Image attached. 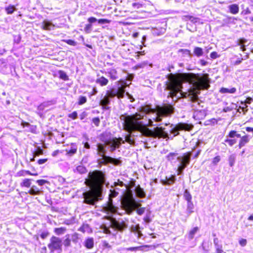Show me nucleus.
<instances>
[{
    "label": "nucleus",
    "instance_id": "f704fd0d",
    "mask_svg": "<svg viewBox=\"0 0 253 253\" xmlns=\"http://www.w3.org/2000/svg\"><path fill=\"white\" fill-rule=\"evenodd\" d=\"M8 64L5 59H0V70L3 72H6V69L7 68Z\"/></svg>",
    "mask_w": 253,
    "mask_h": 253
},
{
    "label": "nucleus",
    "instance_id": "0eeeda50",
    "mask_svg": "<svg viewBox=\"0 0 253 253\" xmlns=\"http://www.w3.org/2000/svg\"><path fill=\"white\" fill-rule=\"evenodd\" d=\"M109 192V200L104 208V211L108 214H118L122 215L123 213L118 211L119 208L114 205L113 201V199L118 195L119 192L114 189H111Z\"/></svg>",
    "mask_w": 253,
    "mask_h": 253
},
{
    "label": "nucleus",
    "instance_id": "f3484780",
    "mask_svg": "<svg viewBox=\"0 0 253 253\" xmlns=\"http://www.w3.org/2000/svg\"><path fill=\"white\" fill-rule=\"evenodd\" d=\"M107 144L105 143H99L97 144L96 146L97 154L99 156H107L106 154L107 153L106 147Z\"/></svg>",
    "mask_w": 253,
    "mask_h": 253
},
{
    "label": "nucleus",
    "instance_id": "20e7f679",
    "mask_svg": "<svg viewBox=\"0 0 253 253\" xmlns=\"http://www.w3.org/2000/svg\"><path fill=\"white\" fill-rule=\"evenodd\" d=\"M178 154L176 153H169L167 156L169 161L172 162L176 158V162H178L177 174L178 175H182L183 174L184 169L189 165L191 157L192 156L191 152H187L184 153L181 156H177Z\"/></svg>",
    "mask_w": 253,
    "mask_h": 253
},
{
    "label": "nucleus",
    "instance_id": "dca6fc26",
    "mask_svg": "<svg viewBox=\"0 0 253 253\" xmlns=\"http://www.w3.org/2000/svg\"><path fill=\"white\" fill-rule=\"evenodd\" d=\"M176 180V175L173 174L170 175L169 177L166 176L165 179H161L160 182L163 185L170 186L175 183Z\"/></svg>",
    "mask_w": 253,
    "mask_h": 253
},
{
    "label": "nucleus",
    "instance_id": "412c9836",
    "mask_svg": "<svg viewBox=\"0 0 253 253\" xmlns=\"http://www.w3.org/2000/svg\"><path fill=\"white\" fill-rule=\"evenodd\" d=\"M210 84L208 83L207 81L205 79H203L201 77L200 81L199 82V85L197 86V89H207L209 88Z\"/></svg>",
    "mask_w": 253,
    "mask_h": 253
},
{
    "label": "nucleus",
    "instance_id": "6ab92c4d",
    "mask_svg": "<svg viewBox=\"0 0 253 253\" xmlns=\"http://www.w3.org/2000/svg\"><path fill=\"white\" fill-rule=\"evenodd\" d=\"M252 136H250L249 135H245L244 136H242L241 135V137H239L240 139L239 140L238 145L239 148L240 149L244 147L247 143L249 142Z\"/></svg>",
    "mask_w": 253,
    "mask_h": 253
},
{
    "label": "nucleus",
    "instance_id": "8fccbe9b",
    "mask_svg": "<svg viewBox=\"0 0 253 253\" xmlns=\"http://www.w3.org/2000/svg\"><path fill=\"white\" fill-rule=\"evenodd\" d=\"M18 174L19 176H26L27 175H37V173L32 174L30 171L26 170H21L18 173Z\"/></svg>",
    "mask_w": 253,
    "mask_h": 253
},
{
    "label": "nucleus",
    "instance_id": "4be33fe9",
    "mask_svg": "<svg viewBox=\"0 0 253 253\" xmlns=\"http://www.w3.org/2000/svg\"><path fill=\"white\" fill-rule=\"evenodd\" d=\"M228 137H229L232 140L235 141V144L237 142V138L241 137V134L236 130H231L228 134Z\"/></svg>",
    "mask_w": 253,
    "mask_h": 253
},
{
    "label": "nucleus",
    "instance_id": "4468645a",
    "mask_svg": "<svg viewBox=\"0 0 253 253\" xmlns=\"http://www.w3.org/2000/svg\"><path fill=\"white\" fill-rule=\"evenodd\" d=\"M111 227L115 230L120 232L123 231L125 229L127 228V224L123 220L120 221L117 220L116 219H113L111 222Z\"/></svg>",
    "mask_w": 253,
    "mask_h": 253
},
{
    "label": "nucleus",
    "instance_id": "a19ab883",
    "mask_svg": "<svg viewBox=\"0 0 253 253\" xmlns=\"http://www.w3.org/2000/svg\"><path fill=\"white\" fill-rule=\"evenodd\" d=\"M66 231V228L65 227H60V228H55L54 229V232L57 235H61L65 232Z\"/></svg>",
    "mask_w": 253,
    "mask_h": 253
},
{
    "label": "nucleus",
    "instance_id": "393cba45",
    "mask_svg": "<svg viewBox=\"0 0 253 253\" xmlns=\"http://www.w3.org/2000/svg\"><path fill=\"white\" fill-rule=\"evenodd\" d=\"M227 8L229 12L233 14H236L239 11V6L238 4L236 3L229 5Z\"/></svg>",
    "mask_w": 253,
    "mask_h": 253
},
{
    "label": "nucleus",
    "instance_id": "9d476101",
    "mask_svg": "<svg viewBox=\"0 0 253 253\" xmlns=\"http://www.w3.org/2000/svg\"><path fill=\"white\" fill-rule=\"evenodd\" d=\"M47 247L50 250V253H54L55 252L61 253L62 252V240L59 237L52 236Z\"/></svg>",
    "mask_w": 253,
    "mask_h": 253
},
{
    "label": "nucleus",
    "instance_id": "de8ad7c7",
    "mask_svg": "<svg viewBox=\"0 0 253 253\" xmlns=\"http://www.w3.org/2000/svg\"><path fill=\"white\" fill-rule=\"evenodd\" d=\"M151 211L150 210H148L145 216L144 217L143 220L146 223H149L152 221V219L150 218Z\"/></svg>",
    "mask_w": 253,
    "mask_h": 253
},
{
    "label": "nucleus",
    "instance_id": "e433bc0d",
    "mask_svg": "<svg viewBox=\"0 0 253 253\" xmlns=\"http://www.w3.org/2000/svg\"><path fill=\"white\" fill-rule=\"evenodd\" d=\"M199 230V228L198 227H195L191 230L190 231L189 234L188 235V238L189 241L192 240L194 237L196 233Z\"/></svg>",
    "mask_w": 253,
    "mask_h": 253
},
{
    "label": "nucleus",
    "instance_id": "052dcab7",
    "mask_svg": "<svg viewBox=\"0 0 253 253\" xmlns=\"http://www.w3.org/2000/svg\"><path fill=\"white\" fill-rule=\"evenodd\" d=\"M68 117L73 120H75L78 118V113L76 111H74L73 113L69 114Z\"/></svg>",
    "mask_w": 253,
    "mask_h": 253
},
{
    "label": "nucleus",
    "instance_id": "7c9ffc66",
    "mask_svg": "<svg viewBox=\"0 0 253 253\" xmlns=\"http://www.w3.org/2000/svg\"><path fill=\"white\" fill-rule=\"evenodd\" d=\"M107 74L108 77H109L112 80H116L118 78L117 72L115 69H111Z\"/></svg>",
    "mask_w": 253,
    "mask_h": 253
},
{
    "label": "nucleus",
    "instance_id": "4c0bfd02",
    "mask_svg": "<svg viewBox=\"0 0 253 253\" xmlns=\"http://www.w3.org/2000/svg\"><path fill=\"white\" fill-rule=\"evenodd\" d=\"M65 239L62 241V245H63L65 248H68L71 246V240L70 239V235L67 234L65 236Z\"/></svg>",
    "mask_w": 253,
    "mask_h": 253
},
{
    "label": "nucleus",
    "instance_id": "f257e3e1",
    "mask_svg": "<svg viewBox=\"0 0 253 253\" xmlns=\"http://www.w3.org/2000/svg\"><path fill=\"white\" fill-rule=\"evenodd\" d=\"M174 112V107L169 103L163 106H157L156 109L152 108L151 105H146L142 108V115L137 114L136 117L141 120H146L145 124L150 126H155L154 122L159 123L162 122L163 117L171 115Z\"/></svg>",
    "mask_w": 253,
    "mask_h": 253
},
{
    "label": "nucleus",
    "instance_id": "6e6552de",
    "mask_svg": "<svg viewBox=\"0 0 253 253\" xmlns=\"http://www.w3.org/2000/svg\"><path fill=\"white\" fill-rule=\"evenodd\" d=\"M83 203L94 206L97 202L102 200V194L98 191H86L83 194Z\"/></svg>",
    "mask_w": 253,
    "mask_h": 253
},
{
    "label": "nucleus",
    "instance_id": "79ce46f5",
    "mask_svg": "<svg viewBox=\"0 0 253 253\" xmlns=\"http://www.w3.org/2000/svg\"><path fill=\"white\" fill-rule=\"evenodd\" d=\"M236 157L235 154H233L230 155V156L229 157V158H228V162H229V166L230 167H232L234 165L235 161H236Z\"/></svg>",
    "mask_w": 253,
    "mask_h": 253
},
{
    "label": "nucleus",
    "instance_id": "bf43d9fd",
    "mask_svg": "<svg viewBox=\"0 0 253 253\" xmlns=\"http://www.w3.org/2000/svg\"><path fill=\"white\" fill-rule=\"evenodd\" d=\"M234 58H237V60L233 63L234 65H238L240 64L243 60V58L238 57V55H235Z\"/></svg>",
    "mask_w": 253,
    "mask_h": 253
},
{
    "label": "nucleus",
    "instance_id": "1a4fd4ad",
    "mask_svg": "<svg viewBox=\"0 0 253 253\" xmlns=\"http://www.w3.org/2000/svg\"><path fill=\"white\" fill-rule=\"evenodd\" d=\"M170 127L171 128V129L170 130V133L172 134L173 136L172 137H170L169 134V138H168L167 139L170 138L172 139L173 137L179 134V131H190L193 128V126L192 124L185 123H179L176 125L170 124Z\"/></svg>",
    "mask_w": 253,
    "mask_h": 253
},
{
    "label": "nucleus",
    "instance_id": "f8f14e48",
    "mask_svg": "<svg viewBox=\"0 0 253 253\" xmlns=\"http://www.w3.org/2000/svg\"><path fill=\"white\" fill-rule=\"evenodd\" d=\"M101 158L97 159V163L98 164L97 167L99 169L103 165H106L108 164H111L114 165H120L122 161L118 158H114L110 156H100Z\"/></svg>",
    "mask_w": 253,
    "mask_h": 253
},
{
    "label": "nucleus",
    "instance_id": "f03ea898",
    "mask_svg": "<svg viewBox=\"0 0 253 253\" xmlns=\"http://www.w3.org/2000/svg\"><path fill=\"white\" fill-rule=\"evenodd\" d=\"M85 182L90 186L94 188H101L104 185H109L106 182V174L105 172L101 170H94L88 173L87 178Z\"/></svg>",
    "mask_w": 253,
    "mask_h": 253
},
{
    "label": "nucleus",
    "instance_id": "a18cd8bd",
    "mask_svg": "<svg viewBox=\"0 0 253 253\" xmlns=\"http://www.w3.org/2000/svg\"><path fill=\"white\" fill-rule=\"evenodd\" d=\"M183 196L185 200L187 201V202L192 201V196L187 189L185 190Z\"/></svg>",
    "mask_w": 253,
    "mask_h": 253
},
{
    "label": "nucleus",
    "instance_id": "e2e57ef3",
    "mask_svg": "<svg viewBox=\"0 0 253 253\" xmlns=\"http://www.w3.org/2000/svg\"><path fill=\"white\" fill-rule=\"evenodd\" d=\"M97 22L100 24H105L110 23V20L107 19H99L98 20Z\"/></svg>",
    "mask_w": 253,
    "mask_h": 253
},
{
    "label": "nucleus",
    "instance_id": "09e8293b",
    "mask_svg": "<svg viewBox=\"0 0 253 253\" xmlns=\"http://www.w3.org/2000/svg\"><path fill=\"white\" fill-rule=\"evenodd\" d=\"M86 101H87L86 97L84 96L81 95L79 97L78 104L79 105H83V104H84L85 103H86Z\"/></svg>",
    "mask_w": 253,
    "mask_h": 253
},
{
    "label": "nucleus",
    "instance_id": "b1692460",
    "mask_svg": "<svg viewBox=\"0 0 253 253\" xmlns=\"http://www.w3.org/2000/svg\"><path fill=\"white\" fill-rule=\"evenodd\" d=\"M120 140H123L122 138L118 139L117 137L113 138L107 144V145H112L114 147H117V148H119L121 144Z\"/></svg>",
    "mask_w": 253,
    "mask_h": 253
},
{
    "label": "nucleus",
    "instance_id": "c03bdc74",
    "mask_svg": "<svg viewBox=\"0 0 253 253\" xmlns=\"http://www.w3.org/2000/svg\"><path fill=\"white\" fill-rule=\"evenodd\" d=\"M45 108L43 106V105L42 104V103H41L40 105H39L38 106V108H37V111H36V113H37V114L40 117H42L43 116V113H42V112L44 110Z\"/></svg>",
    "mask_w": 253,
    "mask_h": 253
},
{
    "label": "nucleus",
    "instance_id": "4d7b16f0",
    "mask_svg": "<svg viewBox=\"0 0 253 253\" xmlns=\"http://www.w3.org/2000/svg\"><path fill=\"white\" fill-rule=\"evenodd\" d=\"M63 41L66 43L72 46H76L77 44V42L72 40H64Z\"/></svg>",
    "mask_w": 253,
    "mask_h": 253
},
{
    "label": "nucleus",
    "instance_id": "9b49d317",
    "mask_svg": "<svg viewBox=\"0 0 253 253\" xmlns=\"http://www.w3.org/2000/svg\"><path fill=\"white\" fill-rule=\"evenodd\" d=\"M182 79L185 82L189 83L197 88V86L199 85L201 77L198 74L189 73L183 74Z\"/></svg>",
    "mask_w": 253,
    "mask_h": 253
},
{
    "label": "nucleus",
    "instance_id": "473e14b6",
    "mask_svg": "<svg viewBox=\"0 0 253 253\" xmlns=\"http://www.w3.org/2000/svg\"><path fill=\"white\" fill-rule=\"evenodd\" d=\"M236 91V88L235 87H232L231 88L222 87L220 89V92L221 93H234Z\"/></svg>",
    "mask_w": 253,
    "mask_h": 253
},
{
    "label": "nucleus",
    "instance_id": "69168bd1",
    "mask_svg": "<svg viewBox=\"0 0 253 253\" xmlns=\"http://www.w3.org/2000/svg\"><path fill=\"white\" fill-rule=\"evenodd\" d=\"M36 183L40 186H42L45 183H49V182L45 179H40L37 180Z\"/></svg>",
    "mask_w": 253,
    "mask_h": 253
},
{
    "label": "nucleus",
    "instance_id": "aec40b11",
    "mask_svg": "<svg viewBox=\"0 0 253 253\" xmlns=\"http://www.w3.org/2000/svg\"><path fill=\"white\" fill-rule=\"evenodd\" d=\"M54 25L50 21L45 20L42 22V27L45 30H53L54 29Z\"/></svg>",
    "mask_w": 253,
    "mask_h": 253
},
{
    "label": "nucleus",
    "instance_id": "0e129e2a",
    "mask_svg": "<svg viewBox=\"0 0 253 253\" xmlns=\"http://www.w3.org/2000/svg\"><path fill=\"white\" fill-rule=\"evenodd\" d=\"M49 235V233L48 231H43L40 234V237L42 239H45Z\"/></svg>",
    "mask_w": 253,
    "mask_h": 253
},
{
    "label": "nucleus",
    "instance_id": "603ef678",
    "mask_svg": "<svg viewBox=\"0 0 253 253\" xmlns=\"http://www.w3.org/2000/svg\"><path fill=\"white\" fill-rule=\"evenodd\" d=\"M92 30V24H87L85 25L84 28V32L87 33V34H89L90 33Z\"/></svg>",
    "mask_w": 253,
    "mask_h": 253
},
{
    "label": "nucleus",
    "instance_id": "3c124183",
    "mask_svg": "<svg viewBox=\"0 0 253 253\" xmlns=\"http://www.w3.org/2000/svg\"><path fill=\"white\" fill-rule=\"evenodd\" d=\"M31 179H25L23 182L21 183L22 186H25L26 187H30L31 186Z\"/></svg>",
    "mask_w": 253,
    "mask_h": 253
},
{
    "label": "nucleus",
    "instance_id": "680f3d73",
    "mask_svg": "<svg viewBox=\"0 0 253 253\" xmlns=\"http://www.w3.org/2000/svg\"><path fill=\"white\" fill-rule=\"evenodd\" d=\"M247 42V40L244 38H240L237 41V44L238 45H245V43Z\"/></svg>",
    "mask_w": 253,
    "mask_h": 253
},
{
    "label": "nucleus",
    "instance_id": "58836bf2",
    "mask_svg": "<svg viewBox=\"0 0 253 253\" xmlns=\"http://www.w3.org/2000/svg\"><path fill=\"white\" fill-rule=\"evenodd\" d=\"M194 54L197 57H200L204 54V51L201 47H195L194 49Z\"/></svg>",
    "mask_w": 253,
    "mask_h": 253
},
{
    "label": "nucleus",
    "instance_id": "2eb2a0df",
    "mask_svg": "<svg viewBox=\"0 0 253 253\" xmlns=\"http://www.w3.org/2000/svg\"><path fill=\"white\" fill-rule=\"evenodd\" d=\"M112 135L110 131L106 130L99 135V139L103 143L107 144L112 139Z\"/></svg>",
    "mask_w": 253,
    "mask_h": 253
},
{
    "label": "nucleus",
    "instance_id": "5701e85b",
    "mask_svg": "<svg viewBox=\"0 0 253 253\" xmlns=\"http://www.w3.org/2000/svg\"><path fill=\"white\" fill-rule=\"evenodd\" d=\"M77 146L75 143H72L69 149H66V155L71 157L77 153Z\"/></svg>",
    "mask_w": 253,
    "mask_h": 253
},
{
    "label": "nucleus",
    "instance_id": "13d9d810",
    "mask_svg": "<svg viewBox=\"0 0 253 253\" xmlns=\"http://www.w3.org/2000/svg\"><path fill=\"white\" fill-rule=\"evenodd\" d=\"M219 240L217 238H215L213 239V243L215 247L216 250L219 248H222V246L221 245L219 244Z\"/></svg>",
    "mask_w": 253,
    "mask_h": 253
},
{
    "label": "nucleus",
    "instance_id": "774afa93",
    "mask_svg": "<svg viewBox=\"0 0 253 253\" xmlns=\"http://www.w3.org/2000/svg\"><path fill=\"white\" fill-rule=\"evenodd\" d=\"M92 122L96 126H98L99 125L100 121L98 117H95L92 119Z\"/></svg>",
    "mask_w": 253,
    "mask_h": 253
},
{
    "label": "nucleus",
    "instance_id": "a878e982",
    "mask_svg": "<svg viewBox=\"0 0 253 253\" xmlns=\"http://www.w3.org/2000/svg\"><path fill=\"white\" fill-rule=\"evenodd\" d=\"M194 206L192 201L188 202L187 204V208L186 210V213L187 214V217H189L194 211Z\"/></svg>",
    "mask_w": 253,
    "mask_h": 253
},
{
    "label": "nucleus",
    "instance_id": "423d86ee",
    "mask_svg": "<svg viewBox=\"0 0 253 253\" xmlns=\"http://www.w3.org/2000/svg\"><path fill=\"white\" fill-rule=\"evenodd\" d=\"M123 123L124 129L129 133H132L136 130H141L142 128V122L138 121H134L132 116L126 114L121 115L120 116Z\"/></svg>",
    "mask_w": 253,
    "mask_h": 253
},
{
    "label": "nucleus",
    "instance_id": "c85d7f7f",
    "mask_svg": "<svg viewBox=\"0 0 253 253\" xmlns=\"http://www.w3.org/2000/svg\"><path fill=\"white\" fill-rule=\"evenodd\" d=\"M74 171L75 173L83 174L86 173L87 172V170L84 166H83V165H79L74 169Z\"/></svg>",
    "mask_w": 253,
    "mask_h": 253
},
{
    "label": "nucleus",
    "instance_id": "ddd939ff",
    "mask_svg": "<svg viewBox=\"0 0 253 253\" xmlns=\"http://www.w3.org/2000/svg\"><path fill=\"white\" fill-rule=\"evenodd\" d=\"M125 93V88L120 86L111 88L108 91L107 95L109 96L110 99L113 98L115 96L118 98H122L124 97Z\"/></svg>",
    "mask_w": 253,
    "mask_h": 253
},
{
    "label": "nucleus",
    "instance_id": "5fc2aeb1",
    "mask_svg": "<svg viewBox=\"0 0 253 253\" xmlns=\"http://www.w3.org/2000/svg\"><path fill=\"white\" fill-rule=\"evenodd\" d=\"M224 142L227 143L230 146H233L235 144V141L232 140L229 137H228V135H226Z\"/></svg>",
    "mask_w": 253,
    "mask_h": 253
},
{
    "label": "nucleus",
    "instance_id": "338daca9",
    "mask_svg": "<svg viewBox=\"0 0 253 253\" xmlns=\"http://www.w3.org/2000/svg\"><path fill=\"white\" fill-rule=\"evenodd\" d=\"M219 56H220V55H218L217 52H216V51L212 52L210 54L211 58L213 59H216V58L219 57Z\"/></svg>",
    "mask_w": 253,
    "mask_h": 253
},
{
    "label": "nucleus",
    "instance_id": "37998d69",
    "mask_svg": "<svg viewBox=\"0 0 253 253\" xmlns=\"http://www.w3.org/2000/svg\"><path fill=\"white\" fill-rule=\"evenodd\" d=\"M42 153H43V150L39 147V150L38 151H35L33 153V157L30 159V161L31 162L35 161V158L37 156H39L40 154H42Z\"/></svg>",
    "mask_w": 253,
    "mask_h": 253
},
{
    "label": "nucleus",
    "instance_id": "a211bd4d",
    "mask_svg": "<svg viewBox=\"0 0 253 253\" xmlns=\"http://www.w3.org/2000/svg\"><path fill=\"white\" fill-rule=\"evenodd\" d=\"M111 99L109 96L105 95L103 98L100 101V105L102 106L103 109L104 110H110V107H109V105L110 104Z\"/></svg>",
    "mask_w": 253,
    "mask_h": 253
},
{
    "label": "nucleus",
    "instance_id": "bb28decb",
    "mask_svg": "<svg viewBox=\"0 0 253 253\" xmlns=\"http://www.w3.org/2000/svg\"><path fill=\"white\" fill-rule=\"evenodd\" d=\"M84 247L88 249H91L94 247V240L93 238H88L84 242Z\"/></svg>",
    "mask_w": 253,
    "mask_h": 253
},
{
    "label": "nucleus",
    "instance_id": "c756f323",
    "mask_svg": "<svg viewBox=\"0 0 253 253\" xmlns=\"http://www.w3.org/2000/svg\"><path fill=\"white\" fill-rule=\"evenodd\" d=\"M29 193L32 195H38L41 194V191L36 186L33 185L29 190Z\"/></svg>",
    "mask_w": 253,
    "mask_h": 253
},
{
    "label": "nucleus",
    "instance_id": "864d4df0",
    "mask_svg": "<svg viewBox=\"0 0 253 253\" xmlns=\"http://www.w3.org/2000/svg\"><path fill=\"white\" fill-rule=\"evenodd\" d=\"M152 247L151 245H145L141 246H138V250L141 251H148V248Z\"/></svg>",
    "mask_w": 253,
    "mask_h": 253
},
{
    "label": "nucleus",
    "instance_id": "2f4dec72",
    "mask_svg": "<svg viewBox=\"0 0 253 253\" xmlns=\"http://www.w3.org/2000/svg\"><path fill=\"white\" fill-rule=\"evenodd\" d=\"M58 77L64 81H68L69 77L67 75L66 73L63 70H59L57 72Z\"/></svg>",
    "mask_w": 253,
    "mask_h": 253
},
{
    "label": "nucleus",
    "instance_id": "ea45409f",
    "mask_svg": "<svg viewBox=\"0 0 253 253\" xmlns=\"http://www.w3.org/2000/svg\"><path fill=\"white\" fill-rule=\"evenodd\" d=\"M136 194L137 196L140 198H144L146 196V194L143 189L139 187L136 191Z\"/></svg>",
    "mask_w": 253,
    "mask_h": 253
},
{
    "label": "nucleus",
    "instance_id": "7ed1b4c3",
    "mask_svg": "<svg viewBox=\"0 0 253 253\" xmlns=\"http://www.w3.org/2000/svg\"><path fill=\"white\" fill-rule=\"evenodd\" d=\"M121 204V209L124 211V212H122L123 215L126 213L131 215L136 211L138 215H141L145 212V208H141V201H137L133 198H126L123 200Z\"/></svg>",
    "mask_w": 253,
    "mask_h": 253
},
{
    "label": "nucleus",
    "instance_id": "6e6d98bb",
    "mask_svg": "<svg viewBox=\"0 0 253 253\" xmlns=\"http://www.w3.org/2000/svg\"><path fill=\"white\" fill-rule=\"evenodd\" d=\"M178 52L188 55L189 56H191L192 55L190 50L187 49H179Z\"/></svg>",
    "mask_w": 253,
    "mask_h": 253
},
{
    "label": "nucleus",
    "instance_id": "49530a36",
    "mask_svg": "<svg viewBox=\"0 0 253 253\" xmlns=\"http://www.w3.org/2000/svg\"><path fill=\"white\" fill-rule=\"evenodd\" d=\"M43 106L44 107V108L48 107L49 106L54 105L56 103V100L55 99H52L51 100H49L47 101H44L42 103Z\"/></svg>",
    "mask_w": 253,
    "mask_h": 253
},
{
    "label": "nucleus",
    "instance_id": "72a5a7b5",
    "mask_svg": "<svg viewBox=\"0 0 253 253\" xmlns=\"http://www.w3.org/2000/svg\"><path fill=\"white\" fill-rule=\"evenodd\" d=\"M178 93V90L177 88H173L172 89L170 90L169 95H168V97H171L172 98V100L173 101V97H175L177 98V99H178L180 98V97L177 96V94Z\"/></svg>",
    "mask_w": 253,
    "mask_h": 253
},
{
    "label": "nucleus",
    "instance_id": "c9c22d12",
    "mask_svg": "<svg viewBox=\"0 0 253 253\" xmlns=\"http://www.w3.org/2000/svg\"><path fill=\"white\" fill-rule=\"evenodd\" d=\"M17 9L14 5L9 4L8 6L5 7V10L7 14H11Z\"/></svg>",
    "mask_w": 253,
    "mask_h": 253
},
{
    "label": "nucleus",
    "instance_id": "cd10ccee",
    "mask_svg": "<svg viewBox=\"0 0 253 253\" xmlns=\"http://www.w3.org/2000/svg\"><path fill=\"white\" fill-rule=\"evenodd\" d=\"M98 78L96 80V83L100 84L101 86H105L107 85L108 83V80L107 79L105 78L103 76L99 77V75H97Z\"/></svg>",
    "mask_w": 253,
    "mask_h": 253
},
{
    "label": "nucleus",
    "instance_id": "39448f33",
    "mask_svg": "<svg viewBox=\"0 0 253 253\" xmlns=\"http://www.w3.org/2000/svg\"><path fill=\"white\" fill-rule=\"evenodd\" d=\"M142 122V128L141 130H136L132 132L134 133L136 131L140 132L142 134L145 136L152 137L154 139H160V138H169V133L165 131V128L162 126L156 127L154 128L153 129L149 128H145L144 126L147 125Z\"/></svg>",
    "mask_w": 253,
    "mask_h": 253
}]
</instances>
